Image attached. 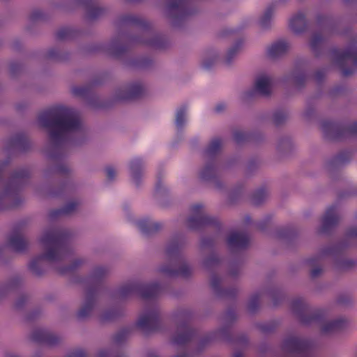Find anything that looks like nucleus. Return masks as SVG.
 Returning <instances> with one entry per match:
<instances>
[{"label":"nucleus","mask_w":357,"mask_h":357,"mask_svg":"<svg viewBox=\"0 0 357 357\" xmlns=\"http://www.w3.org/2000/svg\"><path fill=\"white\" fill-rule=\"evenodd\" d=\"M40 121L43 126L50 129L52 137L73 131L79 124L77 118L68 109H63L56 116L52 114H44Z\"/></svg>","instance_id":"1"},{"label":"nucleus","mask_w":357,"mask_h":357,"mask_svg":"<svg viewBox=\"0 0 357 357\" xmlns=\"http://www.w3.org/2000/svg\"><path fill=\"white\" fill-rule=\"evenodd\" d=\"M294 313L303 324L321 323L326 317V312L321 309H312L303 298H296L291 302Z\"/></svg>","instance_id":"2"},{"label":"nucleus","mask_w":357,"mask_h":357,"mask_svg":"<svg viewBox=\"0 0 357 357\" xmlns=\"http://www.w3.org/2000/svg\"><path fill=\"white\" fill-rule=\"evenodd\" d=\"M137 326L145 333L159 331L161 327V320L158 310L154 307L142 315L137 322Z\"/></svg>","instance_id":"3"},{"label":"nucleus","mask_w":357,"mask_h":357,"mask_svg":"<svg viewBox=\"0 0 357 357\" xmlns=\"http://www.w3.org/2000/svg\"><path fill=\"white\" fill-rule=\"evenodd\" d=\"M311 342L297 337H289L283 342V349L288 353L305 354L308 353Z\"/></svg>","instance_id":"4"},{"label":"nucleus","mask_w":357,"mask_h":357,"mask_svg":"<svg viewBox=\"0 0 357 357\" xmlns=\"http://www.w3.org/2000/svg\"><path fill=\"white\" fill-rule=\"evenodd\" d=\"M43 243L47 247V252L44 257L50 261L61 259L63 257V250L58 244L53 234H47L42 239Z\"/></svg>","instance_id":"5"},{"label":"nucleus","mask_w":357,"mask_h":357,"mask_svg":"<svg viewBox=\"0 0 357 357\" xmlns=\"http://www.w3.org/2000/svg\"><path fill=\"white\" fill-rule=\"evenodd\" d=\"M31 340L38 344L54 346L59 343V337L44 329H36L31 334Z\"/></svg>","instance_id":"6"},{"label":"nucleus","mask_w":357,"mask_h":357,"mask_svg":"<svg viewBox=\"0 0 357 357\" xmlns=\"http://www.w3.org/2000/svg\"><path fill=\"white\" fill-rule=\"evenodd\" d=\"M195 335V331L190 328L188 322H183L178 326L177 333L174 337L173 342L178 345H184L190 342Z\"/></svg>","instance_id":"7"},{"label":"nucleus","mask_w":357,"mask_h":357,"mask_svg":"<svg viewBox=\"0 0 357 357\" xmlns=\"http://www.w3.org/2000/svg\"><path fill=\"white\" fill-rule=\"evenodd\" d=\"M99 291H86L83 306L77 312V317L80 319L89 317L97 303L98 293Z\"/></svg>","instance_id":"8"},{"label":"nucleus","mask_w":357,"mask_h":357,"mask_svg":"<svg viewBox=\"0 0 357 357\" xmlns=\"http://www.w3.org/2000/svg\"><path fill=\"white\" fill-rule=\"evenodd\" d=\"M272 84L271 77L266 74H261L255 79V89L259 93L268 94L271 90Z\"/></svg>","instance_id":"9"},{"label":"nucleus","mask_w":357,"mask_h":357,"mask_svg":"<svg viewBox=\"0 0 357 357\" xmlns=\"http://www.w3.org/2000/svg\"><path fill=\"white\" fill-rule=\"evenodd\" d=\"M347 324V322L344 319H337L324 323L321 326V331L324 333L336 332L344 328Z\"/></svg>","instance_id":"10"},{"label":"nucleus","mask_w":357,"mask_h":357,"mask_svg":"<svg viewBox=\"0 0 357 357\" xmlns=\"http://www.w3.org/2000/svg\"><path fill=\"white\" fill-rule=\"evenodd\" d=\"M305 16L301 13L295 14L289 20V27L296 33L301 31L305 27Z\"/></svg>","instance_id":"11"},{"label":"nucleus","mask_w":357,"mask_h":357,"mask_svg":"<svg viewBox=\"0 0 357 357\" xmlns=\"http://www.w3.org/2000/svg\"><path fill=\"white\" fill-rule=\"evenodd\" d=\"M121 293V296L123 297H126L130 296L132 293L135 291H120ZM138 293V296L145 300L149 303H154V301L158 298L159 294L161 291H137Z\"/></svg>","instance_id":"12"},{"label":"nucleus","mask_w":357,"mask_h":357,"mask_svg":"<svg viewBox=\"0 0 357 357\" xmlns=\"http://www.w3.org/2000/svg\"><path fill=\"white\" fill-rule=\"evenodd\" d=\"M287 50V45L283 42H280L272 45L268 49V54L272 56H278L283 53Z\"/></svg>","instance_id":"13"},{"label":"nucleus","mask_w":357,"mask_h":357,"mask_svg":"<svg viewBox=\"0 0 357 357\" xmlns=\"http://www.w3.org/2000/svg\"><path fill=\"white\" fill-rule=\"evenodd\" d=\"M131 329L130 328H123L121 329L114 336V341L116 344L123 343L128 337L130 333Z\"/></svg>","instance_id":"14"},{"label":"nucleus","mask_w":357,"mask_h":357,"mask_svg":"<svg viewBox=\"0 0 357 357\" xmlns=\"http://www.w3.org/2000/svg\"><path fill=\"white\" fill-rule=\"evenodd\" d=\"M188 120V113L185 109H180L177 111L176 114V124L177 127L183 126Z\"/></svg>","instance_id":"15"},{"label":"nucleus","mask_w":357,"mask_h":357,"mask_svg":"<svg viewBox=\"0 0 357 357\" xmlns=\"http://www.w3.org/2000/svg\"><path fill=\"white\" fill-rule=\"evenodd\" d=\"M273 16V11L271 9H267L259 19V23L262 28H266L270 24Z\"/></svg>","instance_id":"16"},{"label":"nucleus","mask_w":357,"mask_h":357,"mask_svg":"<svg viewBox=\"0 0 357 357\" xmlns=\"http://www.w3.org/2000/svg\"><path fill=\"white\" fill-rule=\"evenodd\" d=\"M260 305V300L258 296H252L248 304V310L253 313L255 312L258 308L259 307Z\"/></svg>","instance_id":"17"},{"label":"nucleus","mask_w":357,"mask_h":357,"mask_svg":"<svg viewBox=\"0 0 357 357\" xmlns=\"http://www.w3.org/2000/svg\"><path fill=\"white\" fill-rule=\"evenodd\" d=\"M142 170L139 169L137 165L132 164L130 167V176L134 183H138L139 178L142 176Z\"/></svg>","instance_id":"18"},{"label":"nucleus","mask_w":357,"mask_h":357,"mask_svg":"<svg viewBox=\"0 0 357 357\" xmlns=\"http://www.w3.org/2000/svg\"><path fill=\"white\" fill-rule=\"evenodd\" d=\"M117 315L116 312L114 310H109L106 312H105L101 315V320L106 321H111L116 318Z\"/></svg>","instance_id":"19"},{"label":"nucleus","mask_w":357,"mask_h":357,"mask_svg":"<svg viewBox=\"0 0 357 357\" xmlns=\"http://www.w3.org/2000/svg\"><path fill=\"white\" fill-rule=\"evenodd\" d=\"M67 357H86V352L82 349H77L70 351Z\"/></svg>","instance_id":"20"},{"label":"nucleus","mask_w":357,"mask_h":357,"mask_svg":"<svg viewBox=\"0 0 357 357\" xmlns=\"http://www.w3.org/2000/svg\"><path fill=\"white\" fill-rule=\"evenodd\" d=\"M242 236L238 234H232L229 238V243L231 245H240Z\"/></svg>","instance_id":"21"},{"label":"nucleus","mask_w":357,"mask_h":357,"mask_svg":"<svg viewBox=\"0 0 357 357\" xmlns=\"http://www.w3.org/2000/svg\"><path fill=\"white\" fill-rule=\"evenodd\" d=\"M98 357H125L122 354H117L113 356L110 351L108 350H101L99 351Z\"/></svg>","instance_id":"22"},{"label":"nucleus","mask_w":357,"mask_h":357,"mask_svg":"<svg viewBox=\"0 0 357 357\" xmlns=\"http://www.w3.org/2000/svg\"><path fill=\"white\" fill-rule=\"evenodd\" d=\"M27 302V298L24 296H21L18 298V299L16 301L15 305V307L17 309H20Z\"/></svg>","instance_id":"23"},{"label":"nucleus","mask_w":357,"mask_h":357,"mask_svg":"<svg viewBox=\"0 0 357 357\" xmlns=\"http://www.w3.org/2000/svg\"><path fill=\"white\" fill-rule=\"evenodd\" d=\"M105 172H106L107 177L109 178H114L116 174V169L114 168H113L112 167H107L105 169Z\"/></svg>","instance_id":"24"},{"label":"nucleus","mask_w":357,"mask_h":357,"mask_svg":"<svg viewBox=\"0 0 357 357\" xmlns=\"http://www.w3.org/2000/svg\"><path fill=\"white\" fill-rule=\"evenodd\" d=\"M139 91V86H135L132 89H130V94L128 96V98L133 97L136 96Z\"/></svg>","instance_id":"25"},{"label":"nucleus","mask_w":357,"mask_h":357,"mask_svg":"<svg viewBox=\"0 0 357 357\" xmlns=\"http://www.w3.org/2000/svg\"><path fill=\"white\" fill-rule=\"evenodd\" d=\"M220 145V141L219 139H215L211 142V144L210 145V149L211 150H213V149H216L217 147H218Z\"/></svg>","instance_id":"26"},{"label":"nucleus","mask_w":357,"mask_h":357,"mask_svg":"<svg viewBox=\"0 0 357 357\" xmlns=\"http://www.w3.org/2000/svg\"><path fill=\"white\" fill-rule=\"evenodd\" d=\"M132 287L135 288L142 287V284L139 280H135L131 282Z\"/></svg>","instance_id":"27"},{"label":"nucleus","mask_w":357,"mask_h":357,"mask_svg":"<svg viewBox=\"0 0 357 357\" xmlns=\"http://www.w3.org/2000/svg\"><path fill=\"white\" fill-rule=\"evenodd\" d=\"M18 243H20V244H21V243L24 244V241H23V240H22V239H18V240H17L15 242H14V243H13V246L15 247V248L16 250H21V248H20V247H18V245H17V244H18Z\"/></svg>","instance_id":"28"},{"label":"nucleus","mask_w":357,"mask_h":357,"mask_svg":"<svg viewBox=\"0 0 357 357\" xmlns=\"http://www.w3.org/2000/svg\"><path fill=\"white\" fill-rule=\"evenodd\" d=\"M145 220H139L137 222V225L138 227L142 229V230H144L145 228L144 227V223Z\"/></svg>","instance_id":"29"},{"label":"nucleus","mask_w":357,"mask_h":357,"mask_svg":"<svg viewBox=\"0 0 357 357\" xmlns=\"http://www.w3.org/2000/svg\"><path fill=\"white\" fill-rule=\"evenodd\" d=\"M273 294L271 295L273 298H275L280 296L282 291H272Z\"/></svg>","instance_id":"30"},{"label":"nucleus","mask_w":357,"mask_h":357,"mask_svg":"<svg viewBox=\"0 0 357 357\" xmlns=\"http://www.w3.org/2000/svg\"><path fill=\"white\" fill-rule=\"evenodd\" d=\"M192 211L195 212V213H199V210H200V206H194L192 207Z\"/></svg>","instance_id":"31"},{"label":"nucleus","mask_w":357,"mask_h":357,"mask_svg":"<svg viewBox=\"0 0 357 357\" xmlns=\"http://www.w3.org/2000/svg\"><path fill=\"white\" fill-rule=\"evenodd\" d=\"M82 263V261L80 259H77L75 261L74 264H73V267H77V266H79V264H81Z\"/></svg>","instance_id":"32"},{"label":"nucleus","mask_w":357,"mask_h":357,"mask_svg":"<svg viewBox=\"0 0 357 357\" xmlns=\"http://www.w3.org/2000/svg\"><path fill=\"white\" fill-rule=\"evenodd\" d=\"M319 271H320V270L314 269L312 271V274L313 275H316Z\"/></svg>","instance_id":"33"},{"label":"nucleus","mask_w":357,"mask_h":357,"mask_svg":"<svg viewBox=\"0 0 357 357\" xmlns=\"http://www.w3.org/2000/svg\"><path fill=\"white\" fill-rule=\"evenodd\" d=\"M233 357H243V354L240 352H237V353L234 354Z\"/></svg>","instance_id":"34"},{"label":"nucleus","mask_w":357,"mask_h":357,"mask_svg":"<svg viewBox=\"0 0 357 357\" xmlns=\"http://www.w3.org/2000/svg\"><path fill=\"white\" fill-rule=\"evenodd\" d=\"M228 314H231L232 318H235L234 314L231 312H228Z\"/></svg>","instance_id":"35"},{"label":"nucleus","mask_w":357,"mask_h":357,"mask_svg":"<svg viewBox=\"0 0 357 357\" xmlns=\"http://www.w3.org/2000/svg\"><path fill=\"white\" fill-rule=\"evenodd\" d=\"M218 293H234L235 291H218Z\"/></svg>","instance_id":"36"},{"label":"nucleus","mask_w":357,"mask_h":357,"mask_svg":"<svg viewBox=\"0 0 357 357\" xmlns=\"http://www.w3.org/2000/svg\"><path fill=\"white\" fill-rule=\"evenodd\" d=\"M176 357H188V356L186 354H183V355H178Z\"/></svg>","instance_id":"37"},{"label":"nucleus","mask_w":357,"mask_h":357,"mask_svg":"<svg viewBox=\"0 0 357 357\" xmlns=\"http://www.w3.org/2000/svg\"><path fill=\"white\" fill-rule=\"evenodd\" d=\"M8 357H18V356L16 355H13V354H9V355H8Z\"/></svg>","instance_id":"38"},{"label":"nucleus","mask_w":357,"mask_h":357,"mask_svg":"<svg viewBox=\"0 0 357 357\" xmlns=\"http://www.w3.org/2000/svg\"><path fill=\"white\" fill-rule=\"evenodd\" d=\"M14 287H17V282H14Z\"/></svg>","instance_id":"39"},{"label":"nucleus","mask_w":357,"mask_h":357,"mask_svg":"<svg viewBox=\"0 0 357 357\" xmlns=\"http://www.w3.org/2000/svg\"><path fill=\"white\" fill-rule=\"evenodd\" d=\"M314 44H315V41L313 40L312 45H314Z\"/></svg>","instance_id":"40"},{"label":"nucleus","mask_w":357,"mask_h":357,"mask_svg":"<svg viewBox=\"0 0 357 357\" xmlns=\"http://www.w3.org/2000/svg\"><path fill=\"white\" fill-rule=\"evenodd\" d=\"M277 304H278V302H275V303H274V305H277Z\"/></svg>","instance_id":"41"}]
</instances>
